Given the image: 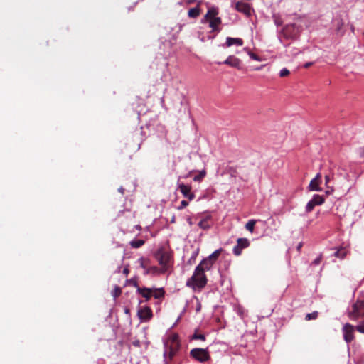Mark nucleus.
I'll return each instance as SVG.
<instances>
[{"instance_id":"f257e3e1","label":"nucleus","mask_w":364,"mask_h":364,"mask_svg":"<svg viewBox=\"0 0 364 364\" xmlns=\"http://www.w3.org/2000/svg\"><path fill=\"white\" fill-rule=\"evenodd\" d=\"M166 350L164 353V364H171L173 358L176 356L181 348L179 337L173 334L169 337L165 344Z\"/></svg>"},{"instance_id":"f03ea898","label":"nucleus","mask_w":364,"mask_h":364,"mask_svg":"<svg viewBox=\"0 0 364 364\" xmlns=\"http://www.w3.org/2000/svg\"><path fill=\"white\" fill-rule=\"evenodd\" d=\"M208 282L206 275L200 268H196L193 274L186 281V286L193 290L203 289Z\"/></svg>"},{"instance_id":"7ed1b4c3","label":"nucleus","mask_w":364,"mask_h":364,"mask_svg":"<svg viewBox=\"0 0 364 364\" xmlns=\"http://www.w3.org/2000/svg\"><path fill=\"white\" fill-rule=\"evenodd\" d=\"M156 259L161 267L163 272L168 270L173 263V252L166 247L159 248L154 253Z\"/></svg>"},{"instance_id":"20e7f679","label":"nucleus","mask_w":364,"mask_h":364,"mask_svg":"<svg viewBox=\"0 0 364 364\" xmlns=\"http://www.w3.org/2000/svg\"><path fill=\"white\" fill-rule=\"evenodd\" d=\"M364 316V301L357 300L352 306V310L349 311L348 316L351 320H358Z\"/></svg>"},{"instance_id":"39448f33","label":"nucleus","mask_w":364,"mask_h":364,"mask_svg":"<svg viewBox=\"0 0 364 364\" xmlns=\"http://www.w3.org/2000/svg\"><path fill=\"white\" fill-rule=\"evenodd\" d=\"M190 355L197 361L204 363L210 359L208 349L196 348L190 351Z\"/></svg>"},{"instance_id":"423d86ee","label":"nucleus","mask_w":364,"mask_h":364,"mask_svg":"<svg viewBox=\"0 0 364 364\" xmlns=\"http://www.w3.org/2000/svg\"><path fill=\"white\" fill-rule=\"evenodd\" d=\"M250 241L247 238H238L237 240V245L233 247V254L236 256H240L242 254L243 249L250 246Z\"/></svg>"},{"instance_id":"0eeeda50","label":"nucleus","mask_w":364,"mask_h":364,"mask_svg":"<svg viewBox=\"0 0 364 364\" xmlns=\"http://www.w3.org/2000/svg\"><path fill=\"white\" fill-rule=\"evenodd\" d=\"M343 338L348 343L354 339V326L350 323H346L343 327Z\"/></svg>"},{"instance_id":"6e6552de","label":"nucleus","mask_w":364,"mask_h":364,"mask_svg":"<svg viewBox=\"0 0 364 364\" xmlns=\"http://www.w3.org/2000/svg\"><path fill=\"white\" fill-rule=\"evenodd\" d=\"M137 314L140 320L145 321L150 320L153 316L152 311L148 306H145L139 309Z\"/></svg>"},{"instance_id":"1a4fd4ad","label":"nucleus","mask_w":364,"mask_h":364,"mask_svg":"<svg viewBox=\"0 0 364 364\" xmlns=\"http://www.w3.org/2000/svg\"><path fill=\"white\" fill-rule=\"evenodd\" d=\"M298 31V28H296V25L294 23L287 25L283 29L284 36L289 38H294Z\"/></svg>"},{"instance_id":"9d476101","label":"nucleus","mask_w":364,"mask_h":364,"mask_svg":"<svg viewBox=\"0 0 364 364\" xmlns=\"http://www.w3.org/2000/svg\"><path fill=\"white\" fill-rule=\"evenodd\" d=\"M178 188L183 196L187 198L189 200H192L195 198L194 193L191 192V186L181 183L178 186Z\"/></svg>"},{"instance_id":"9b49d317","label":"nucleus","mask_w":364,"mask_h":364,"mask_svg":"<svg viewBox=\"0 0 364 364\" xmlns=\"http://www.w3.org/2000/svg\"><path fill=\"white\" fill-rule=\"evenodd\" d=\"M321 183V174L320 173H317L314 178H313L309 185V190L314 191H321L320 185Z\"/></svg>"},{"instance_id":"f8f14e48","label":"nucleus","mask_w":364,"mask_h":364,"mask_svg":"<svg viewBox=\"0 0 364 364\" xmlns=\"http://www.w3.org/2000/svg\"><path fill=\"white\" fill-rule=\"evenodd\" d=\"M218 13L219 11L218 8L214 6L209 8L203 18L201 20V22L204 23L208 22L210 19L218 18L217 16Z\"/></svg>"},{"instance_id":"ddd939ff","label":"nucleus","mask_w":364,"mask_h":364,"mask_svg":"<svg viewBox=\"0 0 364 364\" xmlns=\"http://www.w3.org/2000/svg\"><path fill=\"white\" fill-rule=\"evenodd\" d=\"M218 63V64L224 63V64L230 65V67L239 69L240 68L241 60L238 58H236L234 55H230L228 57V58L223 63Z\"/></svg>"},{"instance_id":"4468645a","label":"nucleus","mask_w":364,"mask_h":364,"mask_svg":"<svg viewBox=\"0 0 364 364\" xmlns=\"http://www.w3.org/2000/svg\"><path fill=\"white\" fill-rule=\"evenodd\" d=\"M235 8L239 12H242L246 15H250L251 7L247 3L242 1L237 2L235 5Z\"/></svg>"},{"instance_id":"2eb2a0df","label":"nucleus","mask_w":364,"mask_h":364,"mask_svg":"<svg viewBox=\"0 0 364 364\" xmlns=\"http://www.w3.org/2000/svg\"><path fill=\"white\" fill-rule=\"evenodd\" d=\"M213 264L214 263L212 261L209 260V259L206 257L203 259L196 268H200L202 272L205 273V271H208L211 269Z\"/></svg>"},{"instance_id":"dca6fc26","label":"nucleus","mask_w":364,"mask_h":364,"mask_svg":"<svg viewBox=\"0 0 364 364\" xmlns=\"http://www.w3.org/2000/svg\"><path fill=\"white\" fill-rule=\"evenodd\" d=\"M137 292L141 295L146 301H149L152 296L153 291H151V288L138 287Z\"/></svg>"},{"instance_id":"f3484780","label":"nucleus","mask_w":364,"mask_h":364,"mask_svg":"<svg viewBox=\"0 0 364 364\" xmlns=\"http://www.w3.org/2000/svg\"><path fill=\"white\" fill-rule=\"evenodd\" d=\"M209 22V27L212 29L213 32H219L220 28L219 26L222 23V20L220 17L212 18L208 21Z\"/></svg>"},{"instance_id":"a211bd4d","label":"nucleus","mask_w":364,"mask_h":364,"mask_svg":"<svg viewBox=\"0 0 364 364\" xmlns=\"http://www.w3.org/2000/svg\"><path fill=\"white\" fill-rule=\"evenodd\" d=\"M226 46L228 47H230L233 45H236L238 46H242L243 45V40L240 38H232L228 37L226 38Z\"/></svg>"},{"instance_id":"6ab92c4d","label":"nucleus","mask_w":364,"mask_h":364,"mask_svg":"<svg viewBox=\"0 0 364 364\" xmlns=\"http://www.w3.org/2000/svg\"><path fill=\"white\" fill-rule=\"evenodd\" d=\"M153 291L152 296L154 299H159L164 297L165 291L162 288H151Z\"/></svg>"},{"instance_id":"aec40b11","label":"nucleus","mask_w":364,"mask_h":364,"mask_svg":"<svg viewBox=\"0 0 364 364\" xmlns=\"http://www.w3.org/2000/svg\"><path fill=\"white\" fill-rule=\"evenodd\" d=\"M200 14V8L198 6L191 8L189 9L188 12V16L190 18H197Z\"/></svg>"},{"instance_id":"412c9836","label":"nucleus","mask_w":364,"mask_h":364,"mask_svg":"<svg viewBox=\"0 0 364 364\" xmlns=\"http://www.w3.org/2000/svg\"><path fill=\"white\" fill-rule=\"evenodd\" d=\"M210 219V217L207 216L206 218L201 220L198 223V226L203 230H207V229L210 228V224L209 223Z\"/></svg>"},{"instance_id":"4be33fe9","label":"nucleus","mask_w":364,"mask_h":364,"mask_svg":"<svg viewBox=\"0 0 364 364\" xmlns=\"http://www.w3.org/2000/svg\"><path fill=\"white\" fill-rule=\"evenodd\" d=\"M222 251L223 250L221 248L216 250L210 255H209L208 258L209 259V260L215 263L216 260L218 259L219 256L220 255Z\"/></svg>"},{"instance_id":"5701e85b","label":"nucleus","mask_w":364,"mask_h":364,"mask_svg":"<svg viewBox=\"0 0 364 364\" xmlns=\"http://www.w3.org/2000/svg\"><path fill=\"white\" fill-rule=\"evenodd\" d=\"M311 200L316 205H322L325 201L323 197L319 195H314Z\"/></svg>"},{"instance_id":"b1692460","label":"nucleus","mask_w":364,"mask_h":364,"mask_svg":"<svg viewBox=\"0 0 364 364\" xmlns=\"http://www.w3.org/2000/svg\"><path fill=\"white\" fill-rule=\"evenodd\" d=\"M145 243V241L144 240L138 239V240H134L130 242V245L133 248H139L141 247Z\"/></svg>"},{"instance_id":"393cba45","label":"nucleus","mask_w":364,"mask_h":364,"mask_svg":"<svg viewBox=\"0 0 364 364\" xmlns=\"http://www.w3.org/2000/svg\"><path fill=\"white\" fill-rule=\"evenodd\" d=\"M256 223V220H250L245 225V228L250 231V232H252L254 231V228Z\"/></svg>"},{"instance_id":"a878e982","label":"nucleus","mask_w":364,"mask_h":364,"mask_svg":"<svg viewBox=\"0 0 364 364\" xmlns=\"http://www.w3.org/2000/svg\"><path fill=\"white\" fill-rule=\"evenodd\" d=\"M191 339L200 340V341H205V336L204 334L198 333L197 331H196L191 336Z\"/></svg>"},{"instance_id":"bb28decb","label":"nucleus","mask_w":364,"mask_h":364,"mask_svg":"<svg viewBox=\"0 0 364 364\" xmlns=\"http://www.w3.org/2000/svg\"><path fill=\"white\" fill-rule=\"evenodd\" d=\"M318 315V311H316L312 313L307 314L305 316V319L306 321L314 320V319L317 318Z\"/></svg>"},{"instance_id":"cd10ccee","label":"nucleus","mask_w":364,"mask_h":364,"mask_svg":"<svg viewBox=\"0 0 364 364\" xmlns=\"http://www.w3.org/2000/svg\"><path fill=\"white\" fill-rule=\"evenodd\" d=\"M346 255V250L341 249L334 252V256L340 259H343Z\"/></svg>"},{"instance_id":"c85d7f7f","label":"nucleus","mask_w":364,"mask_h":364,"mask_svg":"<svg viewBox=\"0 0 364 364\" xmlns=\"http://www.w3.org/2000/svg\"><path fill=\"white\" fill-rule=\"evenodd\" d=\"M122 294V289L119 287L116 286L112 291V296L114 299L119 297Z\"/></svg>"},{"instance_id":"c756f323","label":"nucleus","mask_w":364,"mask_h":364,"mask_svg":"<svg viewBox=\"0 0 364 364\" xmlns=\"http://www.w3.org/2000/svg\"><path fill=\"white\" fill-rule=\"evenodd\" d=\"M245 50L247 51L249 56H250L252 60H257V61H261V58H260V57H259L257 55H256V54L253 53L252 52H251L250 50H249L247 48H245Z\"/></svg>"},{"instance_id":"7c9ffc66","label":"nucleus","mask_w":364,"mask_h":364,"mask_svg":"<svg viewBox=\"0 0 364 364\" xmlns=\"http://www.w3.org/2000/svg\"><path fill=\"white\" fill-rule=\"evenodd\" d=\"M315 204L314 203V202L311 200L307 204H306V211L307 213H310L311 212L314 207H315Z\"/></svg>"},{"instance_id":"2f4dec72","label":"nucleus","mask_w":364,"mask_h":364,"mask_svg":"<svg viewBox=\"0 0 364 364\" xmlns=\"http://www.w3.org/2000/svg\"><path fill=\"white\" fill-rule=\"evenodd\" d=\"M205 171H203L198 175L196 176L193 178V180L195 181H201L205 177Z\"/></svg>"},{"instance_id":"473e14b6","label":"nucleus","mask_w":364,"mask_h":364,"mask_svg":"<svg viewBox=\"0 0 364 364\" xmlns=\"http://www.w3.org/2000/svg\"><path fill=\"white\" fill-rule=\"evenodd\" d=\"M159 270L158 267L156 266L151 267L148 269H146V271L145 272V274H148L150 273H156Z\"/></svg>"},{"instance_id":"72a5a7b5","label":"nucleus","mask_w":364,"mask_h":364,"mask_svg":"<svg viewBox=\"0 0 364 364\" xmlns=\"http://www.w3.org/2000/svg\"><path fill=\"white\" fill-rule=\"evenodd\" d=\"M290 72L288 69L287 68H283L280 70V73H279V76L281 77H287L289 75Z\"/></svg>"},{"instance_id":"f704fd0d","label":"nucleus","mask_w":364,"mask_h":364,"mask_svg":"<svg viewBox=\"0 0 364 364\" xmlns=\"http://www.w3.org/2000/svg\"><path fill=\"white\" fill-rule=\"evenodd\" d=\"M139 261H140V266H141V267H142L143 269H144L146 271V269H148L147 268L148 261L145 260L143 258L140 259Z\"/></svg>"},{"instance_id":"c9c22d12","label":"nucleus","mask_w":364,"mask_h":364,"mask_svg":"<svg viewBox=\"0 0 364 364\" xmlns=\"http://www.w3.org/2000/svg\"><path fill=\"white\" fill-rule=\"evenodd\" d=\"M321 260H322V255H321L312 262L311 264L315 265V266L318 265L321 263Z\"/></svg>"},{"instance_id":"e433bc0d","label":"nucleus","mask_w":364,"mask_h":364,"mask_svg":"<svg viewBox=\"0 0 364 364\" xmlns=\"http://www.w3.org/2000/svg\"><path fill=\"white\" fill-rule=\"evenodd\" d=\"M188 205V201L182 200L181 202V205H180V206H178V210H182V209H183L184 208H186Z\"/></svg>"},{"instance_id":"4c0bfd02","label":"nucleus","mask_w":364,"mask_h":364,"mask_svg":"<svg viewBox=\"0 0 364 364\" xmlns=\"http://www.w3.org/2000/svg\"><path fill=\"white\" fill-rule=\"evenodd\" d=\"M128 282L129 284H131L132 285H133L134 287H136V289H138V287H139V285H138V282H137V281L135 279H130L128 281Z\"/></svg>"},{"instance_id":"58836bf2","label":"nucleus","mask_w":364,"mask_h":364,"mask_svg":"<svg viewBox=\"0 0 364 364\" xmlns=\"http://www.w3.org/2000/svg\"><path fill=\"white\" fill-rule=\"evenodd\" d=\"M356 330L360 333H364V322L356 326Z\"/></svg>"},{"instance_id":"ea45409f","label":"nucleus","mask_w":364,"mask_h":364,"mask_svg":"<svg viewBox=\"0 0 364 364\" xmlns=\"http://www.w3.org/2000/svg\"><path fill=\"white\" fill-rule=\"evenodd\" d=\"M132 345L135 347L139 348L141 346V342L139 340L136 339L132 341Z\"/></svg>"},{"instance_id":"a19ab883","label":"nucleus","mask_w":364,"mask_h":364,"mask_svg":"<svg viewBox=\"0 0 364 364\" xmlns=\"http://www.w3.org/2000/svg\"><path fill=\"white\" fill-rule=\"evenodd\" d=\"M274 22H275V24L279 26H281L282 23V21L281 19H279V18H274Z\"/></svg>"},{"instance_id":"79ce46f5","label":"nucleus","mask_w":364,"mask_h":364,"mask_svg":"<svg viewBox=\"0 0 364 364\" xmlns=\"http://www.w3.org/2000/svg\"><path fill=\"white\" fill-rule=\"evenodd\" d=\"M343 25V22L342 21V20L338 21V27H337V31H338L341 28Z\"/></svg>"},{"instance_id":"37998d69","label":"nucleus","mask_w":364,"mask_h":364,"mask_svg":"<svg viewBox=\"0 0 364 364\" xmlns=\"http://www.w3.org/2000/svg\"><path fill=\"white\" fill-rule=\"evenodd\" d=\"M314 64L313 62H308V63H306L304 65V67L305 68H309L310 66H311L312 65Z\"/></svg>"},{"instance_id":"c03bdc74","label":"nucleus","mask_w":364,"mask_h":364,"mask_svg":"<svg viewBox=\"0 0 364 364\" xmlns=\"http://www.w3.org/2000/svg\"><path fill=\"white\" fill-rule=\"evenodd\" d=\"M325 181H326V185L328 186V183H329V181H330V177L329 176H325ZM328 188V186H327Z\"/></svg>"},{"instance_id":"a18cd8bd","label":"nucleus","mask_w":364,"mask_h":364,"mask_svg":"<svg viewBox=\"0 0 364 364\" xmlns=\"http://www.w3.org/2000/svg\"><path fill=\"white\" fill-rule=\"evenodd\" d=\"M123 273L126 275H127L129 274V269L128 268H124V270H123Z\"/></svg>"},{"instance_id":"49530a36","label":"nucleus","mask_w":364,"mask_h":364,"mask_svg":"<svg viewBox=\"0 0 364 364\" xmlns=\"http://www.w3.org/2000/svg\"><path fill=\"white\" fill-rule=\"evenodd\" d=\"M301 247H302V243H301V242H300V243L298 245V246H297L296 249H297V250H298V251H300V250H301Z\"/></svg>"},{"instance_id":"de8ad7c7","label":"nucleus","mask_w":364,"mask_h":364,"mask_svg":"<svg viewBox=\"0 0 364 364\" xmlns=\"http://www.w3.org/2000/svg\"><path fill=\"white\" fill-rule=\"evenodd\" d=\"M119 191L122 194H124V189L122 187H120V188H119Z\"/></svg>"},{"instance_id":"09e8293b","label":"nucleus","mask_w":364,"mask_h":364,"mask_svg":"<svg viewBox=\"0 0 364 364\" xmlns=\"http://www.w3.org/2000/svg\"><path fill=\"white\" fill-rule=\"evenodd\" d=\"M200 308H201V305H200V304H198V306L196 308V311H199L200 310Z\"/></svg>"},{"instance_id":"8fccbe9b","label":"nucleus","mask_w":364,"mask_h":364,"mask_svg":"<svg viewBox=\"0 0 364 364\" xmlns=\"http://www.w3.org/2000/svg\"><path fill=\"white\" fill-rule=\"evenodd\" d=\"M194 1H195V0H187V4H191L193 3Z\"/></svg>"},{"instance_id":"3c124183","label":"nucleus","mask_w":364,"mask_h":364,"mask_svg":"<svg viewBox=\"0 0 364 364\" xmlns=\"http://www.w3.org/2000/svg\"><path fill=\"white\" fill-rule=\"evenodd\" d=\"M129 312V310L128 309H125V313L128 314Z\"/></svg>"},{"instance_id":"603ef678","label":"nucleus","mask_w":364,"mask_h":364,"mask_svg":"<svg viewBox=\"0 0 364 364\" xmlns=\"http://www.w3.org/2000/svg\"><path fill=\"white\" fill-rule=\"evenodd\" d=\"M332 191H333V189H331V192H332ZM326 193H327V194H329V193H330V191H326Z\"/></svg>"},{"instance_id":"864d4df0","label":"nucleus","mask_w":364,"mask_h":364,"mask_svg":"<svg viewBox=\"0 0 364 364\" xmlns=\"http://www.w3.org/2000/svg\"><path fill=\"white\" fill-rule=\"evenodd\" d=\"M262 66H263V65H262V66H261V67H259V68H256V70H259V69H261V68H262Z\"/></svg>"}]
</instances>
